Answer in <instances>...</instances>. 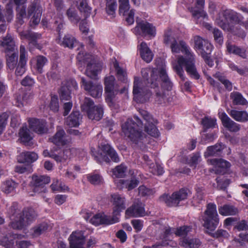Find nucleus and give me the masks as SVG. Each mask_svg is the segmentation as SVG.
Segmentation results:
<instances>
[{
	"mask_svg": "<svg viewBox=\"0 0 248 248\" xmlns=\"http://www.w3.org/2000/svg\"><path fill=\"white\" fill-rule=\"evenodd\" d=\"M139 111L141 117L145 121V131L153 137H159V132L153 123L154 120L152 116L145 110L141 109ZM143 122L140 118L134 115L133 119H127L122 125V131L125 136L140 148L144 147L145 142V135L140 130L143 128Z\"/></svg>",
	"mask_w": 248,
	"mask_h": 248,
	"instance_id": "f257e3e1",
	"label": "nucleus"
},
{
	"mask_svg": "<svg viewBox=\"0 0 248 248\" xmlns=\"http://www.w3.org/2000/svg\"><path fill=\"white\" fill-rule=\"evenodd\" d=\"M143 81L148 87L154 89L155 100L158 104L162 103L164 101L165 95L162 89L159 88L160 79L162 81L161 86L168 91L172 89L173 84L168 77L166 71L161 68L159 71L150 68H143L141 71Z\"/></svg>",
	"mask_w": 248,
	"mask_h": 248,
	"instance_id": "f03ea898",
	"label": "nucleus"
},
{
	"mask_svg": "<svg viewBox=\"0 0 248 248\" xmlns=\"http://www.w3.org/2000/svg\"><path fill=\"white\" fill-rule=\"evenodd\" d=\"M173 53L182 52L185 56H179L177 58V63L173 65V68L176 74L181 79L184 81L185 77L183 67H185L187 73L191 78L195 79L200 78V75L198 73L196 65L195 56L191 53L187 47H171Z\"/></svg>",
	"mask_w": 248,
	"mask_h": 248,
	"instance_id": "7ed1b4c3",
	"label": "nucleus"
},
{
	"mask_svg": "<svg viewBox=\"0 0 248 248\" xmlns=\"http://www.w3.org/2000/svg\"><path fill=\"white\" fill-rule=\"evenodd\" d=\"M27 0H9V3L14 4L16 6V26H21L24 23V18L27 17L29 18L31 16V25H38L41 19L42 13L41 7L34 1L28 6L27 12L26 3Z\"/></svg>",
	"mask_w": 248,
	"mask_h": 248,
	"instance_id": "20e7f679",
	"label": "nucleus"
},
{
	"mask_svg": "<svg viewBox=\"0 0 248 248\" xmlns=\"http://www.w3.org/2000/svg\"><path fill=\"white\" fill-rule=\"evenodd\" d=\"M8 213L11 219V226L14 229L21 230L34 220L36 214L32 208H25L22 211L17 203H13L9 208Z\"/></svg>",
	"mask_w": 248,
	"mask_h": 248,
	"instance_id": "39448f33",
	"label": "nucleus"
},
{
	"mask_svg": "<svg viewBox=\"0 0 248 248\" xmlns=\"http://www.w3.org/2000/svg\"><path fill=\"white\" fill-rule=\"evenodd\" d=\"M77 59L79 62L87 64L86 75L92 79H95L98 73L102 70V63L97 62L93 55L82 50L78 52Z\"/></svg>",
	"mask_w": 248,
	"mask_h": 248,
	"instance_id": "423d86ee",
	"label": "nucleus"
},
{
	"mask_svg": "<svg viewBox=\"0 0 248 248\" xmlns=\"http://www.w3.org/2000/svg\"><path fill=\"white\" fill-rule=\"evenodd\" d=\"M202 219L203 221V227L209 231H214L217 228L219 218L215 203L210 202L207 204Z\"/></svg>",
	"mask_w": 248,
	"mask_h": 248,
	"instance_id": "0eeeda50",
	"label": "nucleus"
},
{
	"mask_svg": "<svg viewBox=\"0 0 248 248\" xmlns=\"http://www.w3.org/2000/svg\"><path fill=\"white\" fill-rule=\"evenodd\" d=\"M216 22L223 30H229L231 29V23L239 24L241 19L236 12L231 9H225L219 13Z\"/></svg>",
	"mask_w": 248,
	"mask_h": 248,
	"instance_id": "6e6552de",
	"label": "nucleus"
},
{
	"mask_svg": "<svg viewBox=\"0 0 248 248\" xmlns=\"http://www.w3.org/2000/svg\"><path fill=\"white\" fill-rule=\"evenodd\" d=\"M191 194V191L187 188H182L173 192L171 196L164 194L159 197V201L164 202L169 207H176L181 201L187 198Z\"/></svg>",
	"mask_w": 248,
	"mask_h": 248,
	"instance_id": "1a4fd4ad",
	"label": "nucleus"
},
{
	"mask_svg": "<svg viewBox=\"0 0 248 248\" xmlns=\"http://www.w3.org/2000/svg\"><path fill=\"white\" fill-rule=\"evenodd\" d=\"M82 111L85 112L89 118L96 121L100 120L103 114V108L101 105L94 106L93 101L89 98H85L81 106Z\"/></svg>",
	"mask_w": 248,
	"mask_h": 248,
	"instance_id": "9d476101",
	"label": "nucleus"
},
{
	"mask_svg": "<svg viewBox=\"0 0 248 248\" xmlns=\"http://www.w3.org/2000/svg\"><path fill=\"white\" fill-rule=\"evenodd\" d=\"M101 150L102 153L98 155V156L94 155V159L98 163H102L103 161L106 163H109L110 160L108 156L111 158V160L116 163L120 161V158L116 151L109 144H106L101 145Z\"/></svg>",
	"mask_w": 248,
	"mask_h": 248,
	"instance_id": "9b49d317",
	"label": "nucleus"
},
{
	"mask_svg": "<svg viewBox=\"0 0 248 248\" xmlns=\"http://www.w3.org/2000/svg\"><path fill=\"white\" fill-rule=\"evenodd\" d=\"M104 85L106 100L108 102L112 103L113 100L119 92V86L116 82L115 77L113 76L105 77Z\"/></svg>",
	"mask_w": 248,
	"mask_h": 248,
	"instance_id": "f8f14e48",
	"label": "nucleus"
},
{
	"mask_svg": "<svg viewBox=\"0 0 248 248\" xmlns=\"http://www.w3.org/2000/svg\"><path fill=\"white\" fill-rule=\"evenodd\" d=\"M141 83L138 77H135L133 83V99L137 103H144L149 99L151 95L150 91L141 87Z\"/></svg>",
	"mask_w": 248,
	"mask_h": 248,
	"instance_id": "ddd939ff",
	"label": "nucleus"
},
{
	"mask_svg": "<svg viewBox=\"0 0 248 248\" xmlns=\"http://www.w3.org/2000/svg\"><path fill=\"white\" fill-rule=\"evenodd\" d=\"M50 182L49 177L33 174L30 186L34 193H45L47 191L46 185Z\"/></svg>",
	"mask_w": 248,
	"mask_h": 248,
	"instance_id": "4468645a",
	"label": "nucleus"
},
{
	"mask_svg": "<svg viewBox=\"0 0 248 248\" xmlns=\"http://www.w3.org/2000/svg\"><path fill=\"white\" fill-rule=\"evenodd\" d=\"M134 32L144 37H154L156 35V28L146 21H137V25L134 29Z\"/></svg>",
	"mask_w": 248,
	"mask_h": 248,
	"instance_id": "2eb2a0df",
	"label": "nucleus"
},
{
	"mask_svg": "<svg viewBox=\"0 0 248 248\" xmlns=\"http://www.w3.org/2000/svg\"><path fill=\"white\" fill-rule=\"evenodd\" d=\"M81 86L93 97H99L101 96L103 88L101 84L87 81L83 77L81 78Z\"/></svg>",
	"mask_w": 248,
	"mask_h": 248,
	"instance_id": "dca6fc26",
	"label": "nucleus"
},
{
	"mask_svg": "<svg viewBox=\"0 0 248 248\" xmlns=\"http://www.w3.org/2000/svg\"><path fill=\"white\" fill-rule=\"evenodd\" d=\"M118 221V217L107 216L104 213L97 214L90 219V222L95 226L102 224L108 225Z\"/></svg>",
	"mask_w": 248,
	"mask_h": 248,
	"instance_id": "f3484780",
	"label": "nucleus"
},
{
	"mask_svg": "<svg viewBox=\"0 0 248 248\" xmlns=\"http://www.w3.org/2000/svg\"><path fill=\"white\" fill-rule=\"evenodd\" d=\"M126 217H141L146 215L144 205L140 201L138 200L125 211Z\"/></svg>",
	"mask_w": 248,
	"mask_h": 248,
	"instance_id": "a211bd4d",
	"label": "nucleus"
},
{
	"mask_svg": "<svg viewBox=\"0 0 248 248\" xmlns=\"http://www.w3.org/2000/svg\"><path fill=\"white\" fill-rule=\"evenodd\" d=\"M111 202L113 206L112 217H118L125 209V198L120 194H113L111 195Z\"/></svg>",
	"mask_w": 248,
	"mask_h": 248,
	"instance_id": "6ab92c4d",
	"label": "nucleus"
},
{
	"mask_svg": "<svg viewBox=\"0 0 248 248\" xmlns=\"http://www.w3.org/2000/svg\"><path fill=\"white\" fill-rule=\"evenodd\" d=\"M29 123L30 129L38 134H46L48 131L46 120L31 118L29 120Z\"/></svg>",
	"mask_w": 248,
	"mask_h": 248,
	"instance_id": "aec40b11",
	"label": "nucleus"
},
{
	"mask_svg": "<svg viewBox=\"0 0 248 248\" xmlns=\"http://www.w3.org/2000/svg\"><path fill=\"white\" fill-rule=\"evenodd\" d=\"M219 118L223 126L232 132H237L240 129V125L233 121L225 112H219Z\"/></svg>",
	"mask_w": 248,
	"mask_h": 248,
	"instance_id": "412c9836",
	"label": "nucleus"
},
{
	"mask_svg": "<svg viewBox=\"0 0 248 248\" xmlns=\"http://www.w3.org/2000/svg\"><path fill=\"white\" fill-rule=\"evenodd\" d=\"M28 60V53L25 47H20L19 61L17 64L15 74L17 76H22L26 71V66Z\"/></svg>",
	"mask_w": 248,
	"mask_h": 248,
	"instance_id": "4be33fe9",
	"label": "nucleus"
},
{
	"mask_svg": "<svg viewBox=\"0 0 248 248\" xmlns=\"http://www.w3.org/2000/svg\"><path fill=\"white\" fill-rule=\"evenodd\" d=\"M70 248H85V237L81 232L72 233L69 238Z\"/></svg>",
	"mask_w": 248,
	"mask_h": 248,
	"instance_id": "5701e85b",
	"label": "nucleus"
},
{
	"mask_svg": "<svg viewBox=\"0 0 248 248\" xmlns=\"http://www.w3.org/2000/svg\"><path fill=\"white\" fill-rule=\"evenodd\" d=\"M47 62V58L42 55H38L31 61V66L39 74L43 73V68Z\"/></svg>",
	"mask_w": 248,
	"mask_h": 248,
	"instance_id": "b1692460",
	"label": "nucleus"
},
{
	"mask_svg": "<svg viewBox=\"0 0 248 248\" xmlns=\"http://www.w3.org/2000/svg\"><path fill=\"white\" fill-rule=\"evenodd\" d=\"M164 43L170 46H186V43L182 40L176 39L171 35V31H166L164 35Z\"/></svg>",
	"mask_w": 248,
	"mask_h": 248,
	"instance_id": "393cba45",
	"label": "nucleus"
},
{
	"mask_svg": "<svg viewBox=\"0 0 248 248\" xmlns=\"http://www.w3.org/2000/svg\"><path fill=\"white\" fill-rule=\"evenodd\" d=\"M196 4L199 7L200 9H197L195 7H190L188 9L191 13L193 17L197 21L200 17L203 19L207 18L208 16L206 13L202 9L204 5V0H196Z\"/></svg>",
	"mask_w": 248,
	"mask_h": 248,
	"instance_id": "a878e982",
	"label": "nucleus"
},
{
	"mask_svg": "<svg viewBox=\"0 0 248 248\" xmlns=\"http://www.w3.org/2000/svg\"><path fill=\"white\" fill-rule=\"evenodd\" d=\"M211 163L216 166L215 173L219 174L225 173L226 169L230 168L231 166L229 162L222 159H212L211 160Z\"/></svg>",
	"mask_w": 248,
	"mask_h": 248,
	"instance_id": "bb28decb",
	"label": "nucleus"
},
{
	"mask_svg": "<svg viewBox=\"0 0 248 248\" xmlns=\"http://www.w3.org/2000/svg\"><path fill=\"white\" fill-rule=\"evenodd\" d=\"M196 51L204 60L205 62L210 67L214 65V62L211 59L212 47H196Z\"/></svg>",
	"mask_w": 248,
	"mask_h": 248,
	"instance_id": "cd10ccee",
	"label": "nucleus"
},
{
	"mask_svg": "<svg viewBox=\"0 0 248 248\" xmlns=\"http://www.w3.org/2000/svg\"><path fill=\"white\" fill-rule=\"evenodd\" d=\"M51 142L58 146H62L67 143V140L65 131L62 129L57 130L55 134L49 138Z\"/></svg>",
	"mask_w": 248,
	"mask_h": 248,
	"instance_id": "c85d7f7f",
	"label": "nucleus"
},
{
	"mask_svg": "<svg viewBox=\"0 0 248 248\" xmlns=\"http://www.w3.org/2000/svg\"><path fill=\"white\" fill-rule=\"evenodd\" d=\"M112 65L115 72V75L117 79L123 82L127 81V72L125 68L120 65L119 62L114 59Z\"/></svg>",
	"mask_w": 248,
	"mask_h": 248,
	"instance_id": "c756f323",
	"label": "nucleus"
},
{
	"mask_svg": "<svg viewBox=\"0 0 248 248\" xmlns=\"http://www.w3.org/2000/svg\"><path fill=\"white\" fill-rule=\"evenodd\" d=\"M38 158V155L33 152L26 151L22 152L17 157L18 162L20 163H31Z\"/></svg>",
	"mask_w": 248,
	"mask_h": 248,
	"instance_id": "7c9ffc66",
	"label": "nucleus"
},
{
	"mask_svg": "<svg viewBox=\"0 0 248 248\" xmlns=\"http://www.w3.org/2000/svg\"><path fill=\"white\" fill-rule=\"evenodd\" d=\"M13 8L7 5L5 9L0 5V22H11L13 18Z\"/></svg>",
	"mask_w": 248,
	"mask_h": 248,
	"instance_id": "2f4dec72",
	"label": "nucleus"
},
{
	"mask_svg": "<svg viewBox=\"0 0 248 248\" xmlns=\"http://www.w3.org/2000/svg\"><path fill=\"white\" fill-rule=\"evenodd\" d=\"M81 120V116L78 111H74L66 118L65 123L66 125L71 127H77L79 125Z\"/></svg>",
	"mask_w": 248,
	"mask_h": 248,
	"instance_id": "473e14b6",
	"label": "nucleus"
},
{
	"mask_svg": "<svg viewBox=\"0 0 248 248\" xmlns=\"http://www.w3.org/2000/svg\"><path fill=\"white\" fill-rule=\"evenodd\" d=\"M180 244L185 248H198L201 245V242L199 239L188 237L182 239Z\"/></svg>",
	"mask_w": 248,
	"mask_h": 248,
	"instance_id": "72a5a7b5",
	"label": "nucleus"
},
{
	"mask_svg": "<svg viewBox=\"0 0 248 248\" xmlns=\"http://www.w3.org/2000/svg\"><path fill=\"white\" fill-rule=\"evenodd\" d=\"M219 213L224 216H234L239 212L237 208L231 204H224L218 208Z\"/></svg>",
	"mask_w": 248,
	"mask_h": 248,
	"instance_id": "f704fd0d",
	"label": "nucleus"
},
{
	"mask_svg": "<svg viewBox=\"0 0 248 248\" xmlns=\"http://www.w3.org/2000/svg\"><path fill=\"white\" fill-rule=\"evenodd\" d=\"M56 41L59 45L64 46H76L79 45V42L76 38L69 34L64 36L62 41H61L59 38Z\"/></svg>",
	"mask_w": 248,
	"mask_h": 248,
	"instance_id": "c9c22d12",
	"label": "nucleus"
},
{
	"mask_svg": "<svg viewBox=\"0 0 248 248\" xmlns=\"http://www.w3.org/2000/svg\"><path fill=\"white\" fill-rule=\"evenodd\" d=\"M230 115L235 121L239 122L248 121V113L246 111H238L232 109L229 112Z\"/></svg>",
	"mask_w": 248,
	"mask_h": 248,
	"instance_id": "e433bc0d",
	"label": "nucleus"
},
{
	"mask_svg": "<svg viewBox=\"0 0 248 248\" xmlns=\"http://www.w3.org/2000/svg\"><path fill=\"white\" fill-rule=\"evenodd\" d=\"M201 123L202 125L203 132H206L209 129L215 128L217 125V119L209 116H205L202 118Z\"/></svg>",
	"mask_w": 248,
	"mask_h": 248,
	"instance_id": "4c0bfd02",
	"label": "nucleus"
},
{
	"mask_svg": "<svg viewBox=\"0 0 248 248\" xmlns=\"http://www.w3.org/2000/svg\"><path fill=\"white\" fill-rule=\"evenodd\" d=\"M193 232V228L191 225H184L175 228V235L182 237V239L189 237Z\"/></svg>",
	"mask_w": 248,
	"mask_h": 248,
	"instance_id": "58836bf2",
	"label": "nucleus"
},
{
	"mask_svg": "<svg viewBox=\"0 0 248 248\" xmlns=\"http://www.w3.org/2000/svg\"><path fill=\"white\" fill-rule=\"evenodd\" d=\"M19 138L21 141L25 145H30V142L32 139L30 131L27 126H23L19 130Z\"/></svg>",
	"mask_w": 248,
	"mask_h": 248,
	"instance_id": "ea45409f",
	"label": "nucleus"
},
{
	"mask_svg": "<svg viewBox=\"0 0 248 248\" xmlns=\"http://www.w3.org/2000/svg\"><path fill=\"white\" fill-rule=\"evenodd\" d=\"M18 184L12 179H8L3 182L1 186V190L6 194L13 192L17 186Z\"/></svg>",
	"mask_w": 248,
	"mask_h": 248,
	"instance_id": "a19ab883",
	"label": "nucleus"
},
{
	"mask_svg": "<svg viewBox=\"0 0 248 248\" xmlns=\"http://www.w3.org/2000/svg\"><path fill=\"white\" fill-rule=\"evenodd\" d=\"M173 233L175 234V228L169 226H162L160 228V235L159 237L160 239L167 241L170 239Z\"/></svg>",
	"mask_w": 248,
	"mask_h": 248,
	"instance_id": "79ce46f5",
	"label": "nucleus"
},
{
	"mask_svg": "<svg viewBox=\"0 0 248 248\" xmlns=\"http://www.w3.org/2000/svg\"><path fill=\"white\" fill-rule=\"evenodd\" d=\"M231 98L235 105H245L248 103L246 99L239 92H233L231 93Z\"/></svg>",
	"mask_w": 248,
	"mask_h": 248,
	"instance_id": "37998d69",
	"label": "nucleus"
},
{
	"mask_svg": "<svg viewBox=\"0 0 248 248\" xmlns=\"http://www.w3.org/2000/svg\"><path fill=\"white\" fill-rule=\"evenodd\" d=\"M224 149V145L220 143L207 147L205 154L208 156H216L218 155Z\"/></svg>",
	"mask_w": 248,
	"mask_h": 248,
	"instance_id": "c03bdc74",
	"label": "nucleus"
},
{
	"mask_svg": "<svg viewBox=\"0 0 248 248\" xmlns=\"http://www.w3.org/2000/svg\"><path fill=\"white\" fill-rule=\"evenodd\" d=\"M59 94L61 100H69L71 99V89L68 83L61 86Z\"/></svg>",
	"mask_w": 248,
	"mask_h": 248,
	"instance_id": "a18cd8bd",
	"label": "nucleus"
},
{
	"mask_svg": "<svg viewBox=\"0 0 248 248\" xmlns=\"http://www.w3.org/2000/svg\"><path fill=\"white\" fill-rule=\"evenodd\" d=\"M140 53L142 59L146 62H150L153 58L154 54L149 47H140Z\"/></svg>",
	"mask_w": 248,
	"mask_h": 248,
	"instance_id": "49530a36",
	"label": "nucleus"
},
{
	"mask_svg": "<svg viewBox=\"0 0 248 248\" xmlns=\"http://www.w3.org/2000/svg\"><path fill=\"white\" fill-rule=\"evenodd\" d=\"M127 167L123 163L117 166L112 170V174L115 177L122 178L125 175Z\"/></svg>",
	"mask_w": 248,
	"mask_h": 248,
	"instance_id": "de8ad7c7",
	"label": "nucleus"
},
{
	"mask_svg": "<svg viewBox=\"0 0 248 248\" xmlns=\"http://www.w3.org/2000/svg\"><path fill=\"white\" fill-rule=\"evenodd\" d=\"M196 194L193 197L192 202L194 206H197L198 204H200L202 201L203 200L204 196V189L203 187H197L196 188Z\"/></svg>",
	"mask_w": 248,
	"mask_h": 248,
	"instance_id": "09e8293b",
	"label": "nucleus"
},
{
	"mask_svg": "<svg viewBox=\"0 0 248 248\" xmlns=\"http://www.w3.org/2000/svg\"><path fill=\"white\" fill-rule=\"evenodd\" d=\"M214 77L224 85L227 90L231 91L232 90V82L221 73L219 72L217 73L214 75Z\"/></svg>",
	"mask_w": 248,
	"mask_h": 248,
	"instance_id": "8fccbe9b",
	"label": "nucleus"
},
{
	"mask_svg": "<svg viewBox=\"0 0 248 248\" xmlns=\"http://www.w3.org/2000/svg\"><path fill=\"white\" fill-rule=\"evenodd\" d=\"M207 233L210 236L216 239H228L230 236L228 232L223 229H218L214 232H207Z\"/></svg>",
	"mask_w": 248,
	"mask_h": 248,
	"instance_id": "3c124183",
	"label": "nucleus"
},
{
	"mask_svg": "<svg viewBox=\"0 0 248 248\" xmlns=\"http://www.w3.org/2000/svg\"><path fill=\"white\" fill-rule=\"evenodd\" d=\"M217 183V188L219 190H225L230 183V181L224 176H218L216 179Z\"/></svg>",
	"mask_w": 248,
	"mask_h": 248,
	"instance_id": "603ef678",
	"label": "nucleus"
},
{
	"mask_svg": "<svg viewBox=\"0 0 248 248\" xmlns=\"http://www.w3.org/2000/svg\"><path fill=\"white\" fill-rule=\"evenodd\" d=\"M48 228V225L46 223H41L34 227L32 230V235L34 237H37L44 232Z\"/></svg>",
	"mask_w": 248,
	"mask_h": 248,
	"instance_id": "864d4df0",
	"label": "nucleus"
},
{
	"mask_svg": "<svg viewBox=\"0 0 248 248\" xmlns=\"http://www.w3.org/2000/svg\"><path fill=\"white\" fill-rule=\"evenodd\" d=\"M20 38L22 40L27 39L30 41H34L37 38V34L32 32L30 31H24L19 33Z\"/></svg>",
	"mask_w": 248,
	"mask_h": 248,
	"instance_id": "5fc2aeb1",
	"label": "nucleus"
},
{
	"mask_svg": "<svg viewBox=\"0 0 248 248\" xmlns=\"http://www.w3.org/2000/svg\"><path fill=\"white\" fill-rule=\"evenodd\" d=\"M227 51L230 53L237 55L243 58H245L247 56L245 47H227Z\"/></svg>",
	"mask_w": 248,
	"mask_h": 248,
	"instance_id": "6e6d98bb",
	"label": "nucleus"
},
{
	"mask_svg": "<svg viewBox=\"0 0 248 248\" xmlns=\"http://www.w3.org/2000/svg\"><path fill=\"white\" fill-rule=\"evenodd\" d=\"M118 1L119 2L120 14L124 16L125 15V13L127 12L130 8L129 0H118Z\"/></svg>",
	"mask_w": 248,
	"mask_h": 248,
	"instance_id": "4d7b16f0",
	"label": "nucleus"
},
{
	"mask_svg": "<svg viewBox=\"0 0 248 248\" xmlns=\"http://www.w3.org/2000/svg\"><path fill=\"white\" fill-rule=\"evenodd\" d=\"M66 15L72 22L77 23L80 19L76 10L73 8L68 9L66 12Z\"/></svg>",
	"mask_w": 248,
	"mask_h": 248,
	"instance_id": "13d9d810",
	"label": "nucleus"
},
{
	"mask_svg": "<svg viewBox=\"0 0 248 248\" xmlns=\"http://www.w3.org/2000/svg\"><path fill=\"white\" fill-rule=\"evenodd\" d=\"M15 170L19 173H30L33 171V169L31 165L24 166L23 165H17L15 167Z\"/></svg>",
	"mask_w": 248,
	"mask_h": 248,
	"instance_id": "bf43d9fd",
	"label": "nucleus"
},
{
	"mask_svg": "<svg viewBox=\"0 0 248 248\" xmlns=\"http://www.w3.org/2000/svg\"><path fill=\"white\" fill-rule=\"evenodd\" d=\"M138 189L139 194L142 196H149L155 193L154 189L147 188L144 186H140Z\"/></svg>",
	"mask_w": 248,
	"mask_h": 248,
	"instance_id": "052dcab7",
	"label": "nucleus"
},
{
	"mask_svg": "<svg viewBox=\"0 0 248 248\" xmlns=\"http://www.w3.org/2000/svg\"><path fill=\"white\" fill-rule=\"evenodd\" d=\"M50 187L53 191H61L65 190L68 187L65 185H62V184L58 181V180H54Z\"/></svg>",
	"mask_w": 248,
	"mask_h": 248,
	"instance_id": "680f3d73",
	"label": "nucleus"
},
{
	"mask_svg": "<svg viewBox=\"0 0 248 248\" xmlns=\"http://www.w3.org/2000/svg\"><path fill=\"white\" fill-rule=\"evenodd\" d=\"M18 54L6 58L7 65L11 70H13L17 64Z\"/></svg>",
	"mask_w": 248,
	"mask_h": 248,
	"instance_id": "e2e57ef3",
	"label": "nucleus"
},
{
	"mask_svg": "<svg viewBox=\"0 0 248 248\" xmlns=\"http://www.w3.org/2000/svg\"><path fill=\"white\" fill-rule=\"evenodd\" d=\"M88 181L93 185H99L102 182V178L98 174H91L88 176Z\"/></svg>",
	"mask_w": 248,
	"mask_h": 248,
	"instance_id": "0e129e2a",
	"label": "nucleus"
},
{
	"mask_svg": "<svg viewBox=\"0 0 248 248\" xmlns=\"http://www.w3.org/2000/svg\"><path fill=\"white\" fill-rule=\"evenodd\" d=\"M117 8V3L114 1L110 3H108L106 6V10L108 15L114 16L115 14V10Z\"/></svg>",
	"mask_w": 248,
	"mask_h": 248,
	"instance_id": "69168bd1",
	"label": "nucleus"
},
{
	"mask_svg": "<svg viewBox=\"0 0 248 248\" xmlns=\"http://www.w3.org/2000/svg\"><path fill=\"white\" fill-rule=\"evenodd\" d=\"M1 46H15V42L11 35H7L1 42Z\"/></svg>",
	"mask_w": 248,
	"mask_h": 248,
	"instance_id": "338daca9",
	"label": "nucleus"
},
{
	"mask_svg": "<svg viewBox=\"0 0 248 248\" xmlns=\"http://www.w3.org/2000/svg\"><path fill=\"white\" fill-rule=\"evenodd\" d=\"M234 228L238 231H247L248 230V222L244 219L241 220L237 223Z\"/></svg>",
	"mask_w": 248,
	"mask_h": 248,
	"instance_id": "774afa93",
	"label": "nucleus"
}]
</instances>
